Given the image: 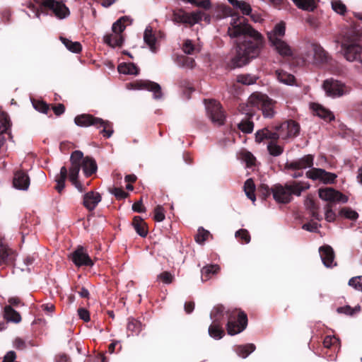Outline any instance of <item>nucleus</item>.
Wrapping results in <instances>:
<instances>
[{
    "instance_id": "obj_1",
    "label": "nucleus",
    "mask_w": 362,
    "mask_h": 362,
    "mask_svg": "<svg viewBox=\"0 0 362 362\" xmlns=\"http://www.w3.org/2000/svg\"><path fill=\"white\" fill-rule=\"evenodd\" d=\"M228 34L236 38V54L231 60L233 68L242 67L259 56L264 45L263 37L244 18L232 16Z\"/></svg>"
},
{
    "instance_id": "obj_2",
    "label": "nucleus",
    "mask_w": 362,
    "mask_h": 362,
    "mask_svg": "<svg viewBox=\"0 0 362 362\" xmlns=\"http://www.w3.org/2000/svg\"><path fill=\"white\" fill-rule=\"evenodd\" d=\"M310 185L308 182L292 181L286 183L284 186L280 184L275 185L271 189L269 187L262 185L260 190H265V194L272 192L273 197L278 203L287 204L292 199V195L300 196L303 191L308 189Z\"/></svg>"
},
{
    "instance_id": "obj_3",
    "label": "nucleus",
    "mask_w": 362,
    "mask_h": 362,
    "mask_svg": "<svg viewBox=\"0 0 362 362\" xmlns=\"http://www.w3.org/2000/svg\"><path fill=\"white\" fill-rule=\"evenodd\" d=\"M360 36L354 30H350L344 36L341 47L344 58L349 62H362V46L359 44Z\"/></svg>"
},
{
    "instance_id": "obj_4",
    "label": "nucleus",
    "mask_w": 362,
    "mask_h": 362,
    "mask_svg": "<svg viewBox=\"0 0 362 362\" xmlns=\"http://www.w3.org/2000/svg\"><path fill=\"white\" fill-rule=\"evenodd\" d=\"M74 122L81 127H88L89 126H94L96 128L103 127L101 133L106 138H110L113 134L112 125L110 122L89 114H82L76 116Z\"/></svg>"
},
{
    "instance_id": "obj_5",
    "label": "nucleus",
    "mask_w": 362,
    "mask_h": 362,
    "mask_svg": "<svg viewBox=\"0 0 362 362\" xmlns=\"http://www.w3.org/2000/svg\"><path fill=\"white\" fill-rule=\"evenodd\" d=\"M228 323L226 329L228 334L235 335L242 332L247 325V317L243 312L238 309L227 310Z\"/></svg>"
},
{
    "instance_id": "obj_6",
    "label": "nucleus",
    "mask_w": 362,
    "mask_h": 362,
    "mask_svg": "<svg viewBox=\"0 0 362 362\" xmlns=\"http://www.w3.org/2000/svg\"><path fill=\"white\" fill-rule=\"evenodd\" d=\"M275 102L267 95L260 93H252L247 100V106L261 110L265 117H272L274 115Z\"/></svg>"
},
{
    "instance_id": "obj_7",
    "label": "nucleus",
    "mask_w": 362,
    "mask_h": 362,
    "mask_svg": "<svg viewBox=\"0 0 362 362\" xmlns=\"http://www.w3.org/2000/svg\"><path fill=\"white\" fill-rule=\"evenodd\" d=\"M35 2L44 8L45 13L51 11L52 13L58 19H64L70 14L69 8L61 1L57 0H34Z\"/></svg>"
},
{
    "instance_id": "obj_8",
    "label": "nucleus",
    "mask_w": 362,
    "mask_h": 362,
    "mask_svg": "<svg viewBox=\"0 0 362 362\" xmlns=\"http://www.w3.org/2000/svg\"><path fill=\"white\" fill-rule=\"evenodd\" d=\"M322 88L327 96L339 98L351 92V87L341 81L330 78L324 81Z\"/></svg>"
},
{
    "instance_id": "obj_9",
    "label": "nucleus",
    "mask_w": 362,
    "mask_h": 362,
    "mask_svg": "<svg viewBox=\"0 0 362 362\" xmlns=\"http://www.w3.org/2000/svg\"><path fill=\"white\" fill-rule=\"evenodd\" d=\"M206 113L212 123L221 126L226 120V115L219 102L215 100H204Z\"/></svg>"
},
{
    "instance_id": "obj_10",
    "label": "nucleus",
    "mask_w": 362,
    "mask_h": 362,
    "mask_svg": "<svg viewBox=\"0 0 362 362\" xmlns=\"http://www.w3.org/2000/svg\"><path fill=\"white\" fill-rule=\"evenodd\" d=\"M82 158L83 153L81 151H74L70 157L71 165L69 170V180L80 192L83 191V186L78 181V177L81 169V160Z\"/></svg>"
},
{
    "instance_id": "obj_11",
    "label": "nucleus",
    "mask_w": 362,
    "mask_h": 362,
    "mask_svg": "<svg viewBox=\"0 0 362 362\" xmlns=\"http://www.w3.org/2000/svg\"><path fill=\"white\" fill-rule=\"evenodd\" d=\"M327 55L325 49L317 44H310L303 55V60L308 62L320 63L327 61Z\"/></svg>"
},
{
    "instance_id": "obj_12",
    "label": "nucleus",
    "mask_w": 362,
    "mask_h": 362,
    "mask_svg": "<svg viewBox=\"0 0 362 362\" xmlns=\"http://www.w3.org/2000/svg\"><path fill=\"white\" fill-rule=\"evenodd\" d=\"M202 16L201 11L187 13L180 9L173 12V21L179 23L194 25L202 20Z\"/></svg>"
},
{
    "instance_id": "obj_13",
    "label": "nucleus",
    "mask_w": 362,
    "mask_h": 362,
    "mask_svg": "<svg viewBox=\"0 0 362 362\" xmlns=\"http://www.w3.org/2000/svg\"><path fill=\"white\" fill-rule=\"evenodd\" d=\"M132 90H148L153 92L154 98L160 99L162 97L161 88L159 84L148 81H137L127 85Z\"/></svg>"
},
{
    "instance_id": "obj_14",
    "label": "nucleus",
    "mask_w": 362,
    "mask_h": 362,
    "mask_svg": "<svg viewBox=\"0 0 362 362\" xmlns=\"http://www.w3.org/2000/svg\"><path fill=\"white\" fill-rule=\"evenodd\" d=\"M276 130L279 132L280 139H287L296 136L299 133L300 127L295 121L288 120L276 126Z\"/></svg>"
},
{
    "instance_id": "obj_15",
    "label": "nucleus",
    "mask_w": 362,
    "mask_h": 362,
    "mask_svg": "<svg viewBox=\"0 0 362 362\" xmlns=\"http://www.w3.org/2000/svg\"><path fill=\"white\" fill-rule=\"evenodd\" d=\"M318 193L320 198L327 202L346 203L348 201L346 196L333 188L320 189Z\"/></svg>"
},
{
    "instance_id": "obj_16",
    "label": "nucleus",
    "mask_w": 362,
    "mask_h": 362,
    "mask_svg": "<svg viewBox=\"0 0 362 362\" xmlns=\"http://www.w3.org/2000/svg\"><path fill=\"white\" fill-rule=\"evenodd\" d=\"M313 156L308 154L300 158L286 162L285 168L293 170H303L311 168L313 165Z\"/></svg>"
},
{
    "instance_id": "obj_17",
    "label": "nucleus",
    "mask_w": 362,
    "mask_h": 362,
    "mask_svg": "<svg viewBox=\"0 0 362 362\" xmlns=\"http://www.w3.org/2000/svg\"><path fill=\"white\" fill-rule=\"evenodd\" d=\"M306 177L313 180H320L326 183L334 182L337 176L334 173H328L321 168H313L306 172Z\"/></svg>"
},
{
    "instance_id": "obj_18",
    "label": "nucleus",
    "mask_w": 362,
    "mask_h": 362,
    "mask_svg": "<svg viewBox=\"0 0 362 362\" xmlns=\"http://www.w3.org/2000/svg\"><path fill=\"white\" fill-rule=\"evenodd\" d=\"M71 260L77 267H92L93 265V262L83 247H78L71 254Z\"/></svg>"
},
{
    "instance_id": "obj_19",
    "label": "nucleus",
    "mask_w": 362,
    "mask_h": 362,
    "mask_svg": "<svg viewBox=\"0 0 362 362\" xmlns=\"http://www.w3.org/2000/svg\"><path fill=\"white\" fill-rule=\"evenodd\" d=\"M321 259L326 267H332L337 265L334 262V252L329 245H324L319 249Z\"/></svg>"
},
{
    "instance_id": "obj_20",
    "label": "nucleus",
    "mask_w": 362,
    "mask_h": 362,
    "mask_svg": "<svg viewBox=\"0 0 362 362\" xmlns=\"http://www.w3.org/2000/svg\"><path fill=\"white\" fill-rule=\"evenodd\" d=\"M13 185L16 189L25 190L30 185V179L25 173L17 171L13 176Z\"/></svg>"
},
{
    "instance_id": "obj_21",
    "label": "nucleus",
    "mask_w": 362,
    "mask_h": 362,
    "mask_svg": "<svg viewBox=\"0 0 362 362\" xmlns=\"http://www.w3.org/2000/svg\"><path fill=\"white\" fill-rule=\"evenodd\" d=\"M101 201V196L98 192H88L83 196V205L89 211L93 210Z\"/></svg>"
},
{
    "instance_id": "obj_22",
    "label": "nucleus",
    "mask_w": 362,
    "mask_h": 362,
    "mask_svg": "<svg viewBox=\"0 0 362 362\" xmlns=\"http://www.w3.org/2000/svg\"><path fill=\"white\" fill-rule=\"evenodd\" d=\"M81 167L86 177L90 176L97 170V164L95 160L89 156L83 157L81 160Z\"/></svg>"
},
{
    "instance_id": "obj_23",
    "label": "nucleus",
    "mask_w": 362,
    "mask_h": 362,
    "mask_svg": "<svg viewBox=\"0 0 362 362\" xmlns=\"http://www.w3.org/2000/svg\"><path fill=\"white\" fill-rule=\"evenodd\" d=\"M270 44L282 57H289L293 54L291 47L282 39L271 42Z\"/></svg>"
},
{
    "instance_id": "obj_24",
    "label": "nucleus",
    "mask_w": 362,
    "mask_h": 362,
    "mask_svg": "<svg viewBox=\"0 0 362 362\" xmlns=\"http://www.w3.org/2000/svg\"><path fill=\"white\" fill-rule=\"evenodd\" d=\"M286 26L285 23L281 22L276 24L272 30L267 33L269 42L281 40L285 35Z\"/></svg>"
},
{
    "instance_id": "obj_25",
    "label": "nucleus",
    "mask_w": 362,
    "mask_h": 362,
    "mask_svg": "<svg viewBox=\"0 0 362 362\" xmlns=\"http://www.w3.org/2000/svg\"><path fill=\"white\" fill-rule=\"evenodd\" d=\"M124 41L122 35H119L117 33L107 34L104 36V42L112 47L122 46Z\"/></svg>"
},
{
    "instance_id": "obj_26",
    "label": "nucleus",
    "mask_w": 362,
    "mask_h": 362,
    "mask_svg": "<svg viewBox=\"0 0 362 362\" xmlns=\"http://www.w3.org/2000/svg\"><path fill=\"white\" fill-rule=\"evenodd\" d=\"M132 226L136 232L141 237H146L148 234L147 226L144 219L139 216H134Z\"/></svg>"
},
{
    "instance_id": "obj_27",
    "label": "nucleus",
    "mask_w": 362,
    "mask_h": 362,
    "mask_svg": "<svg viewBox=\"0 0 362 362\" xmlns=\"http://www.w3.org/2000/svg\"><path fill=\"white\" fill-rule=\"evenodd\" d=\"M4 317L8 322L18 323L21 321V317L18 312L15 310L11 305H6L4 310Z\"/></svg>"
},
{
    "instance_id": "obj_28",
    "label": "nucleus",
    "mask_w": 362,
    "mask_h": 362,
    "mask_svg": "<svg viewBox=\"0 0 362 362\" xmlns=\"http://www.w3.org/2000/svg\"><path fill=\"white\" fill-rule=\"evenodd\" d=\"M313 110L317 116L326 121H332L334 119V116L332 112L319 104H313Z\"/></svg>"
},
{
    "instance_id": "obj_29",
    "label": "nucleus",
    "mask_w": 362,
    "mask_h": 362,
    "mask_svg": "<svg viewBox=\"0 0 362 362\" xmlns=\"http://www.w3.org/2000/svg\"><path fill=\"white\" fill-rule=\"evenodd\" d=\"M144 40L146 44L149 47L150 49L153 52H156L158 49L156 46L157 40L154 35L152 33V29L151 27H147L144 31Z\"/></svg>"
},
{
    "instance_id": "obj_30",
    "label": "nucleus",
    "mask_w": 362,
    "mask_h": 362,
    "mask_svg": "<svg viewBox=\"0 0 362 362\" xmlns=\"http://www.w3.org/2000/svg\"><path fill=\"white\" fill-rule=\"evenodd\" d=\"M295 5L300 9L306 11H313L317 7L315 0H292Z\"/></svg>"
},
{
    "instance_id": "obj_31",
    "label": "nucleus",
    "mask_w": 362,
    "mask_h": 362,
    "mask_svg": "<svg viewBox=\"0 0 362 362\" xmlns=\"http://www.w3.org/2000/svg\"><path fill=\"white\" fill-rule=\"evenodd\" d=\"M209 334L215 339H220L224 335V331L219 324V322L213 321L209 327Z\"/></svg>"
},
{
    "instance_id": "obj_32",
    "label": "nucleus",
    "mask_w": 362,
    "mask_h": 362,
    "mask_svg": "<svg viewBox=\"0 0 362 362\" xmlns=\"http://www.w3.org/2000/svg\"><path fill=\"white\" fill-rule=\"evenodd\" d=\"M68 170L65 166H62L60 173L56 176L57 186L55 189L58 192L61 193L65 187V181L67 177Z\"/></svg>"
},
{
    "instance_id": "obj_33",
    "label": "nucleus",
    "mask_w": 362,
    "mask_h": 362,
    "mask_svg": "<svg viewBox=\"0 0 362 362\" xmlns=\"http://www.w3.org/2000/svg\"><path fill=\"white\" fill-rule=\"evenodd\" d=\"M276 76L279 82L286 85L292 86L295 83V77L286 71L281 69L276 71Z\"/></svg>"
},
{
    "instance_id": "obj_34",
    "label": "nucleus",
    "mask_w": 362,
    "mask_h": 362,
    "mask_svg": "<svg viewBox=\"0 0 362 362\" xmlns=\"http://www.w3.org/2000/svg\"><path fill=\"white\" fill-rule=\"evenodd\" d=\"M228 1L235 8L240 9L243 15H250L252 8L250 5L244 1L238 0H228Z\"/></svg>"
},
{
    "instance_id": "obj_35",
    "label": "nucleus",
    "mask_w": 362,
    "mask_h": 362,
    "mask_svg": "<svg viewBox=\"0 0 362 362\" xmlns=\"http://www.w3.org/2000/svg\"><path fill=\"white\" fill-rule=\"evenodd\" d=\"M220 270L218 264H209L204 267L202 269V281H206L211 278V276L216 274Z\"/></svg>"
},
{
    "instance_id": "obj_36",
    "label": "nucleus",
    "mask_w": 362,
    "mask_h": 362,
    "mask_svg": "<svg viewBox=\"0 0 362 362\" xmlns=\"http://www.w3.org/2000/svg\"><path fill=\"white\" fill-rule=\"evenodd\" d=\"M255 348L254 344H247L237 346L235 347V351L240 357L245 358L255 350Z\"/></svg>"
},
{
    "instance_id": "obj_37",
    "label": "nucleus",
    "mask_w": 362,
    "mask_h": 362,
    "mask_svg": "<svg viewBox=\"0 0 362 362\" xmlns=\"http://www.w3.org/2000/svg\"><path fill=\"white\" fill-rule=\"evenodd\" d=\"M118 71L122 74L137 75L138 67L133 63H124L118 66Z\"/></svg>"
},
{
    "instance_id": "obj_38",
    "label": "nucleus",
    "mask_w": 362,
    "mask_h": 362,
    "mask_svg": "<svg viewBox=\"0 0 362 362\" xmlns=\"http://www.w3.org/2000/svg\"><path fill=\"white\" fill-rule=\"evenodd\" d=\"M305 205L306 208L311 212L312 216L320 221L322 219L321 216L317 212L318 207L315 203V201L312 196L308 195L305 200Z\"/></svg>"
},
{
    "instance_id": "obj_39",
    "label": "nucleus",
    "mask_w": 362,
    "mask_h": 362,
    "mask_svg": "<svg viewBox=\"0 0 362 362\" xmlns=\"http://www.w3.org/2000/svg\"><path fill=\"white\" fill-rule=\"evenodd\" d=\"M244 191L247 198L250 199L254 203L256 200V197L255 194V185L252 178H249L245 181L244 184Z\"/></svg>"
},
{
    "instance_id": "obj_40",
    "label": "nucleus",
    "mask_w": 362,
    "mask_h": 362,
    "mask_svg": "<svg viewBox=\"0 0 362 362\" xmlns=\"http://www.w3.org/2000/svg\"><path fill=\"white\" fill-rule=\"evenodd\" d=\"M62 42L65 45V47L71 52L78 53L82 49V46L78 42H73L66 37H60Z\"/></svg>"
},
{
    "instance_id": "obj_41",
    "label": "nucleus",
    "mask_w": 362,
    "mask_h": 362,
    "mask_svg": "<svg viewBox=\"0 0 362 362\" xmlns=\"http://www.w3.org/2000/svg\"><path fill=\"white\" fill-rule=\"evenodd\" d=\"M25 6L34 14V17L38 19L40 18L41 14L45 13L44 8H41L34 0L25 2Z\"/></svg>"
},
{
    "instance_id": "obj_42",
    "label": "nucleus",
    "mask_w": 362,
    "mask_h": 362,
    "mask_svg": "<svg viewBox=\"0 0 362 362\" xmlns=\"http://www.w3.org/2000/svg\"><path fill=\"white\" fill-rule=\"evenodd\" d=\"M225 313L227 315L225 308L222 305H218L211 310V317L214 321L220 322L222 320Z\"/></svg>"
},
{
    "instance_id": "obj_43",
    "label": "nucleus",
    "mask_w": 362,
    "mask_h": 362,
    "mask_svg": "<svg viewBox=\"0 0 362 362\" xmlns=\"http://www.w3.org/2000/svg\"><path fill=\"white\" fill-rule=\"evenodd\" d=\"M127 329V331L130 332L129 334H138L141 329V325L139 321L134 319H130L128 321Z\"/></svg>"
},
{
    "instance_id": "obj_44",
    "label": "nucleus",
    "mask_w": 362,
    "mask_h": 362,
    "mask_svg": "<svg viewBox=\"0 0 362 362\" xmlns=\"http://www.w3.org/2000/svg\"><path fill=\"white\" fill-rule=\"evenodd\" d=\"M257 77L252 74H241L237 76V81L244 85H252L256 83Z\"/></svg>"
},
{
    "instance_id": "obj_45",
    "label": "nucleus",
    "mask_w": 362,
    "mask_h": 362,
    "mask_svg": "<svg viewBox=\"0 0 362 362\" xmlns=\"http://www.w3.org/2000/svg\"><path fill=\"white\" fill-rule=\"evenodd\" d=\"M238 129L245 134H250L253 131L254 124L250 119H243L238 124Z\"/></svg>"
},
{
    "instance_id": "obj_46",
    "label": "nucleus",
    "mask_w": 362,
    "mask_h": 362,
    "mask_svg": "<svg viewBox=\"0 0 362 362\" xmlns=\"http://www.w3.org/2000/svg\"><path fill=\"white\" fill-rule=\"evenodd\" d=\"M10 127L8 115L5 112H0V134L5 133Z\"/></svg>"
},
{
    "instance_id": "obj_47",
    "label": "nucleus",
    "mask_w": 362,
    "mask_h": 362,
    "mask_svg": "<svg viewBox=\"0 0 362 362\" xmlns=\"http://www.w3.org/2000/svg\"><path fill=\"white\" fill-rule=\"evenodd\" d=\"M12 250L4 245H0V264L2 262H11L13 258L11 257Z\"/></svg>"
},
{
    "instance_id": "obj_48",
    "label": "nucleus",
    "mask_w": 362,
    "mask_h": 362,
    "mask_svg": "<svg viewBox=\"0 0 362 362\" xmlns=\"http://www.w3.org/2000/svg\"><path fill=\"white\" fill-rule=\"evenodd\" d=\"M323 345L325 348L339 349V340L334 336H327L323 340Z\"/></svg>"
},
{
    "instance_id": "obj_49",
    "label": "nucleus",
    "mask_w": 362,
    "mask_h": 362,
    "mask_svg": "<svg viewBox=\"0 0 362 362\" xmlns=\"http://www.w3.org/2000/svg\"><path fill=\"white\" fill-rule=\"evenodd\" d=\"M267 149H268L269 153L273 156H279L284 151L283 147L278 145L276 143V141L269 142L267 145Z\"/></svg>"
},
{
    "instance_id": "obj_50",
    "label": "nucleus",
    "mask_w": 362,
    "mask_h": 362,
    "mask_svg": "<svg viewBox=\"0 0 362 362\" xmlns=\"http://www.w3.org/2000/svg\"><path fill=\"white\" fill-rule=\"evenodd\" d=\"M125 17H122L119 19H118L116 22H115L112 26V31L113 33H117L119 35H122V33L126 28L125 25L124 24V21H125Z\"/></svg>"
},
{
    "instance_id": "obj_51",
    "label": "nucleus",
    "mask_w": 362,
    "mask_h": 362,
    "mask_svg": "<svg viewBox=\"0 0 362 362\" xmlns=\"http://www.w3.org/2000/svg\"><path fill=\"white\" fill-rule=\"evenodd\" d=\"M178 64L179 66L184 68L192 69L195 64V62L194 60L191 57L182 56L179 58Z\"/></svg>"
},
{
    "instance_id": "obj_52",
    "label": "nucleus",
    "mask_w": 362,
    "mask_h": 362,
    "mask_svg": "<svg viewBox=\"0 0 362 362\" xmlns=\"http://www.w3.org/2000/svg\"><path fill=\"white\" fill-rule=\"evenodd\" d=\"M209 235V231L204 229L203 228H199L198 229V233L195 236V240L199 244H203L208 239Z\"/></svg>"
},
{
    "instance_id": "obj_53",
    "label": "nucleus",
    "mask_w": 362,
    "mask_h": 362,
    "mask_svg": "<svg viewBox=\"0 0 362 362\" xmlns=\"http://www.w3.org/2000/svg\"><path fill=\"white\" fill-rule=\"evenodd\" d=\"M332 8L337 13L344 15L346 12V6L339 0L332 1Z\"/></svg>"
},
{
    "instance_id": "obj_54",
    "label": "nucleus",
    "mask_w": 362,
    "mask_h": 362,
    "mask_svg": "<svg viewBox=\"0 0 362 362\" xmlns=\"http://www.w3.org/2000/svg\"><path fill=\"white\" fill-rule=\"evenodd\" d=\"M349 285L355 290L362 292V276H357L350 279Z\"/></svg>"
},
{
    "instance_id": "obj_55",
    "label": "nucleus",
    "mask_w": 362,
    "mask_h": 362,
    "mask_svg": "<svg viewBox=\"0 0 362 362\" xmlns=\"http://www.w3.org/2000/svg\"><path fill=\"white\" fill-rule=\"evenodd\" d=\"M165 218V210L162 206H157L154 209V215H153V219L156 221L161 222L163 221Z\"/></svg>"
},
{
    "instance_id": "obj_56",
    "label": "nucleus",
    "mask_w": 362,
    "mask_h": 362,
    "mask_svg": "<svg viewBox=\"0 0 362 362\" xmlns=\"http://www.w3.org/2000/svg\"><path fill=\"white\" fill-rule=\"evenodd\" d=\"M158 279L161 281L163 284H170L174 280V275L169 272H163L158 276Z\"/></svg>"
},
{
    "instance_id": "obj_57",
    "label": "nucleus",
    "mask_w": 362,
    "mask_h": 362,
    "mask_svg": "<svg viewBox=\"0 0 362 362\" xmlns=\"http://www.w3.org/2000/svg\"><path fill=\"white\" fill-rule=\"evenodd\" d=\"M235 237L240 238L243 243H249L250 241L249 232L245 229L238 230L235 233Z\"/></svg>"
},
{
    "instance_id": "obj_58",
    "label": "nucleus",
    "mask_w": 362,
    "mask_h": 362,
    "mask_svg": "<svg viewBox=\"0 0 362 362\" xmlns=\"http://www.w3.org/2000/svg\"><path fill=\"white\" fill-rule=\"evenodd\" d=\"M182 51L187 54H193L196 48L191 40H185L182 45Z\"/></svg>"
},
{
    "instance_id": "obj_59",
    "label": "nucleus",
    "mask_w": 362,
    "mask_h": 362,
    "mask_svg": "<svg viewBox=\"0 0 362 362\" xmlns=\"http://www.w3.org/2000/svg\"><path fill=\"white\" fill-rule=\"evenodd\" d=\"M243 160L246 163L247 167H251L255 163V158L250 152H245L242 156Z\"/></svg>"
},
{
    "instance_id": "obj_60",
    "label": "nucleus",
    "mask_w": 362,
    "mask_h": 362,
    "mask_svg": "<svg viewBox=\"0 0 362 362\" xmlns=\"http://www.w3.org/2000/svg\"><path fill=\"white\" fill-rule=\"evenodd\" d=\"M13 345L14 348L18 350L25 349L28 346L27 342L20 337H17L14 339Z\"/></svg>"
},
{
    "instance_id": "obj_61",
    "label": "nucleus",
    "mask_w": 362,
    "mask_h": 362,
    "mask_svg": "<svg viewBox=\"0 0 362 362\" xmlns=\"http://www.w3.org/2000/svg\"><path fill=\"white\" fill-rule=\"evenodd\" d=\"M34 107L39 112L42 113H47L49 110V105L43 101H37L34 103Z\"/></svg>"
},
{
    "instance_id": "obj_62",
    "label": "nucleus",
    "mask_w": 362,
    "mask_h": 362,
    "mask_svg": "<svg viewBox=\"0 0 362 362\" xmlns=\"http://www.w3.org/2000/svg\"><path fill=\"white\" fill-rule=\"evenodd\" d=\"M111 192L117 199H123L128 196V193L122 188L115 187Z\"/></svg>"
},
{
    "instance_id": "obj_63",
    "label": "nucleus",
    "mask_w": 362,
    "mask_h": 362,
    "mask_svg": "<svg viewBox=\"0 0 362 362\" xmlns=\"http://www.w3.org/2000/svg\"><path fill=\"white\" fill-rule=\"evenodd\" d=\"M325 219L328 222H333L335 220V213L331 209V206L327 204L325 207Z\"/></svg>"
},
{
    "instance_id": "obj_64",
    "label": "nucleus",
    "mask_w": 362,
    "mask_h": 362,
    "mask_svg": "<svg viewBox=\"0 0 362 362\" xmlns=\"http://www.w3.org/2000/svg\"><path fill=\"white\" fill-rule=\"evenodd\" d=\"M341 214L347 218L351 220H356L358 217V214L356 211L351 209H343Z\"/></svg>"
}]
</instances>
